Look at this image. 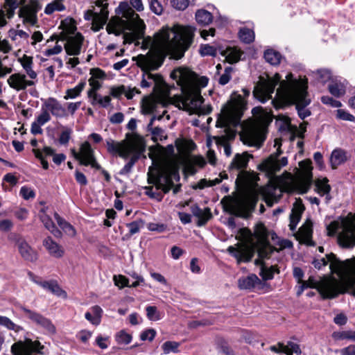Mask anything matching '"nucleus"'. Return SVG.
I'll use <instances>...</instances> for the list:
<instances>
[{"instance_id":"obj_31","label":"nucleus","mask_w":355,"mask_h":355,"mask_svg":"<svg viewBox=\"0 0 355 355\" xmlns=\"http://www.w3.org/2000/svg\"><path fill=\"white\" fill-rule=\"evenodd\" d=\"M242 53L239 49L235 47L227 48L222 52V55L225 57V60L230 64L239 62Z\"/></svg>"},{"instance_id":"obj_1","label":"nucleus","mask_w":355,"mask_h":355,"mask_svg":"<svg viewBox=\"0 0 355 355\" xmlns=\"http://www.w3.org/2000/svg\"><path fill=\"white\" fill-rule=\"evenodd\" d=\"M193 31L190 28L179 27L176 29L163 28L155 35L154 45L157 51H149L146 55L137 56V64L144 71L140 86L147 88L155 83L154 91L158 87V83L163 78L158 74L149 71L157 70L162 64L164 53L171 55L175 59L184 56L185 51L190 47L193 40Z\"/></svg>"},{"instance_id":"obj_57","label":"nucleus","mask_w":355,"mask_h":355,"mask_svg":"<svg viewBox=\"0 0 355 355\" xmlns=\"http://www.w3.org/2000/svg\"><path fill=\"white\" fill-rule=\"evenodd\" d=\"M316 76L320 82L324 83L331 78V73L327 69H320L316 72Z\"/></svg>"},{"instance_id":"obj_63","label":"nucleus","mask_w":355,"mask_h":355,"mask_svg":"<svg viewBox=\"0 0 355 355\" xmlns=\"http://www.w3.org/2000/svg\"><path fill=\"white\" fill-rule=\"evenodd\" d=\"M20 194L25 200L33 198L35 196V192L31 188L22 187L20 189Z\"/></svg>"},{"instance_id":"obj_8","label":"nucleus","mask_w":355,"mask_h":355,"mask_svg":"<svg viewBox=\"0 0 355 355\" xmlns=\"http://www.w3.org/2000/svg\"><path fill=\"white\" fill-rule=\"evenodd\" d=\"M173 175L175 176L176 173L165 169L159 170L155 175H148V183L153 184L157 190L161 189L167 193L174 186Z\"/></svg>"},{"instance_id":"obj_60","label":"nucleus","mask_w":355,"mask_h":355,"mask_svg":"<svg viewBox=\"0 0 355 355\" xmlns=\"http://www.w3.org/2000/svg\"><path fill=\"white\" fill-rule=\"evenodd\" d=\"M156 335V331L153 329H149L143 331L140 334V338L141 340H149L152 341Z\"/></svg>"},{"instance_id":"obj_39","label":"nucleus","mask_w":355,"mask_h":355,"mask_svg":"<svg viewBox=\"0 0 355 355\" xmlns=\"http://www.w3.org/2000/svg\"><path fill=\"white\" fill-rule=\"evenodd\" d=\"M240 40L246 44L252 42L254 40V33L252 30L248 28H242L239 32Z\"/></svg>"},{"instance_id":"obj_27","label":"nucleus","mask_w":355,"mask_h":355,"mask_svg":"<svg viewBox=\"0 0 355 355\" xmlns=\"http://www.w3.org/2000/svg\"><path fill=\"white\" fill-rule=\"evenodd\" d=\"M313 223L310 220H307L305 223L299 229L298 234L303 243L308 245H315L312 241Z\"/></svg>"},{"instance_id":"obj_53","label":"nucleus","mask_w":355,"mask_h":355,"mask_svg":"<svg viewBox=\"0 0 355 355\" xmlns=\"http://www.w3.org/2000/svg\"><path fill=\"white\" fill-rule=\"evenodd\" d=\"M234 69L232 67H227L225 69L224 73L220 76L218 83L221 85H226L232 78V72Z\"/></svg>"},{"instance_id":"obj_11","label":"nucleus","mask_w":355,"mask_h":355,"mask_svg":"<svg viewBox=\"0 0 355 355\" xmlns=\"http://www.w3.org/2000/svg\"><path fill=\"white\" fill-rule=\"evenodd\" d=\"M299 166L300 172L297 184L302 193H306L309 189L313 182L311 162L310 160H304L299 163Z\"/></svg>"},{"instance_id":"obj_5","label":"nucleus","mask_w":355,"mask_h":355,"mask_svg":"<svg viewBox=\"0 0 355 355\" xmlns=\"http://www.w3.org/2000/svg\"><path fill=\"white\" fill-rule=\"evenodd\" d=\"M209 78L206 76H202L197 79V87L188 85L187 88L184 89L182 94L175 95L170 98V103L178 107L189 112L190 114L197 112L204 99L200 94V88L207 85Z\"/></svg>"},{"instance_id":"obj_17","label":"nucleus","mask_w":355,"mask_h":355,"mask_svg":"<svg viewBox=\"0 0 355 355\" xmlns=\"http://www.w3.org/2000/svg\"><path fill=\"white\" fill-rule=\"evenodd\" d=\"M338 241L340 245L345 248L355 246V225L354 224H347L344 227L343 231L338 236Z\"/></svg>"},{"instance_id":"obj_34","label":"nucleus","mask_w":355,"mask_h":355,"mask_svg":"<svg viewBox=\"0 0 355 355\" xmlns=\"http://www.w3.org/2000/svg\"><path fill=\"white\" fill-rule=\"evenodd\" d=\"M196 19L198 24L207 26L212 21L213 17L211 13L207 10H199L196 13Z\"/></svg>"},{"instance_id":"obj_55","label":"nucleus","mask_w":355,"mask_h":355,"mask_svg":"<svg viewBox=\"0 0 355 355\" xmlns=\"http://www.w3.org/2000/svg\"><path fill=\"white\" fill-rule=\"evenodd\" d=\"M200 53L202 56H215L216 55V49L209 44H202L200 48Z\"/></svg>"},{"instance_id":"obj_44","label":"nucleus","mask_w":355,"mask_h":355,"mask_svg":"<svg viewBox=\"0 0 355 355\" xmlns=\"http://www.w3.org/2000/svg\"><path fill=\"white\" fill-rule=\"evenodd\" d=\"M0 325L6 327L9 330H13L19 332L22 330V327L14 323L8 317L0 315Z\"/></svg>"},{"instance_id":"obj_12","label":"nucleus","mask_w":355,"mask_h":355,"mask_svg":"<svg viewBox=\"0 0 355 355\" xmlns=\"http://www.w3.org/2000/svg\"><path fill=\"white\" fill-rule=\"evenodd\" d=\"M235 246H229L227 251L236 259L238 263L250 261L254 255V249L247 243H238Z\"/></svg>"},{"instance_id":"obj_49","label":"nucleus","mask_w":355,"mask_h":355,"mask_svg":"<svg viewBox=\"0 0 355 355\" xmlns=\"http://www.w3.org/2000/svg\"><path fill=\"white\" fill-rule=\"evenodd\" d=\"M145 193L150 198L155 199L157 201H161L164 197L163 191H159L156 188L155 191H154L153 187H146Z\"/></svg>"},{"instance_id":"obj_29","label":"nucleus","mask_w":355,"mask_h":355,"mask_svg":"<svg viewBox=\"0 0 355 355\" xmlns=\"http://www.w3.org/2000/svg\"><path fill=\"white\" fill-rule=\"evenodd\" d=\"M282 196V190L279 188L271 187L268 188L264 193L265 202L268 206L272 207L277 202Z\"/></svg>"},{"instance_id":"obj_30","label":"nucleus","mask_w":355,"mask_h":355,"mask_svg":"<svg viewBox=\"0 0 355 355\" xmlns=\"http://www.w3.org/2000/svg\"><path fill=\"white\" fill-rule=\"evenodd\" d=\"M347 82L343 80H333L329 85V92L336 97H340L345 94L346 90Z\"/></svg>"},{"instance_id":"obj_48","label":"nucleus","mask_w":355,"mask_h":355,"mask_svg":"<svg viewBox=\"0 0 355 355\" xmlns=\"http://www.w3.org/2000/svg\"><path fill=\"white\" fill-rule=\"evenodd\" d=\"M115 338L117 343L128 345L132 340V336L124 330H121L116 334Z\"/></svg>"},{"instance_id":"obj_3","label":"nucleus","mask_w":355,"mask_h":355,"mask_svg":"<svg viewBox=\"0 0 355 355\" xmlns=\"http://www.w3.org/2000/svg\"><path fill=\"white\" fill-rule=\"evenodd\" d=\"M118 9L121 11V17L112 18L107 24V32L116 36L123 33L124 41L127 43H132L142 39L146 28L143 20L139 18L128 3H121Z\"/></svg>"},{"instance_id":"obj_13","label":"nucleus","mask_w":355,"mask_h":355,"mask_svg":"<svg viewBox=\"0 0 355 355\" xmlns=\"http://www.w3.org/2000/svg\"><path fill=\"white\" fill-rule=\"evenodd\" d=\"M241 137L245 144L250 146L259 147L264 140L261 130L255 125L251 126Z\"/></svg>"},{"instance_id":"obj_47","label":"nucleus","mask_w":355,"mask_h":355,"mask_svg":"<svg viewBox=\"0 0 355 355\" xmlns=\"http://www.w3.org/2000/svg\"><path fill=\"white\" fill-rule=\"evenodd\" d=\"M19 17L24 18V22H28L33 25L35 24L37 21L36 14H33L31 12L25 10L22 8L19 11Z\"/></svg>"},{"instance_id":"obj_37","label":"nucleus","mask_w":355,"mask_h":355,"mask_svg":"<svg viewBox=\"0 0 355 355\" xmlns=\"http://www.w3.org/2000/svg\"><path fill=\"white\" fill-rule=\"evenodd\" d=\"M21 66L27 75L31 79H35L37 76V73L33 69V60L31 57H25L21 61Z\"/></svg>"},{"instance_id":"obj_59","label":"nucleus","mask_w":355,"mask_h":355,"mask_svg":"<svg viewBox=\"0 0 355 355\" xmlns=\"http://www.w3.org/2000/svg\"><path fill=\"white\" fill-rule=\"evenodd\" d=\"M336 112L337 117L341 120L355 121V117L352 114H349L348 112L344 110H338Z\"/></svg>"},{"instance_id":"obj_22","label":"nucleus","mask_w":355,"mask_h":355,"mask_svg":"<svg viewBox=\"0 0 355 355\" xmlns=\"http://www.w3.org/2000/svg\"><path fill=\"white\" fill-rule=\"evenodd\" d=\"M277 345L278 347L276 345L270 346V349L273 352L284 353L286 355H293L294 354H299L301 353L300 346L293 342H288L286 345L279 343Z\"/></svg>"},{"instance_id":"obj_56","label":"nucleus","mask_w":355,"mask_h":355,"mask_svg":"<svg viewBox=\"0 0 355 355\" xmlns=\"http://www.w3.org/2000/svg\"><path fill=\"white\" fill-rule=\"evenodd\" d=\"M42 6L37 0L31 1L30 5L24 6L22 8L25 10L31 12L33 14L37 12L41 9Z\"/></svg>"},{"instance_id":"obj_50","label":"nucleus","mask_w":355,"mask_h":355,"mask_svg":"<svg viewBox=\"0 0 355 355\" xmlns=\"http://www.w3.org/2000/svg\"><path fill=\"white\" fill-rule=\"evenodd\" d=\"M179 346L180 344L177 342L166 341L162 345V347L164 354H169L171 352L178 353Z\"/></svg>"},{"instance_id":"obj_16","label":"nucleus","mask_w":355,"mask_h":355,"mask_svg":"<svg viewBox=\"0 0 355 355\" xmlns=\"http://www.w3.org/2000/svg\"><path fill=\"white\" fill-rule=\"evenodd\" d=\"M319 291L323 298H334L341 291L340 286L336 279L325 280L322 282L319 287Z\"/></svg>"},{"instance_id":"obj_14","label":"nucleus","mask_w":355,"mask_h":355,"mask_svg":"<svg viewBox=\"0 0 355 355\" xmlns=\"http://www.w3.org/2000/svg\"><path fill=\"white\" fill-rule=\"evenodd\" d=\"M108 14V11L105 9H102V11L99 12L87 10L85 13V19L88 21L92 20V30L97 32L103 28L107 23Z\"/></svg>"},{"instance_id":"obj_40","label":"nucleus","mask_w":355,"mask_h":355,"mask_svg":"<svg viewBox=\"0 0 355 355\" xmlns=\"http://www.w3.org/2000/svg\"><path fill=\"white\" fill-rule=\"evenodd\" d=\"M63 0H55L47 4L44 12L46 15H51L55 11H62L65 10V6L62 3Z\"/></svg>"},{"instance_id":"obj_25","label":"nucleus","mask_w":355,"mask_h":355,"mask_svg":"<svg viewBox=\"0 0 355 355\" xmlns=\"http://www.w3.org/2000/svg\"><path fill=\"white\" fill-rule=\"evenodd\" d=\"M191 211L193 215L198 218L197 225L199 227L205 225L212 216L210 209L208 207L202 209L198 205H193L191 207Z\"/></svg>"},{"instance_id":"obj_9","label":"nucleus","mask_w":355,"mask_h":355,"mask_svg":"<svg viewBox=\"0 0 355 355\" xmlns=\"http://www.w3.org/2000/svg\"><path fill=\"white\" fill-rule=\"evenodd\" d=\"M44 346L39 341H32L26 339L25 341H18L11 346V353L13 355H33V353H42Z\"/></svg>"},{"instance_id":"obj_42","label":"nucleus","mask_w":355,"mask_h":355,"mask_svg":"<svg viewBox=\"0 0 355 355\" xmlns=\"http://www.w3.org/2000/svg\"><path fill=\"white\" fill-rule=\"evenodd\" d=\"M256 263L261 265L260 275L263 279L268 280L273 278L274 272L275 271L273 266L268 268L263 264L262 261L259 260L256 261Z\"/></svg>"},{"instance_id":"obj_23","label":"nucleus","mask_w":355,"mask_h":355,"mask_svg":"<svg viewBox=\"0 0 355 355\" xmlns=\"http://www.w3.org/2000/svg\"><path fill=\"white\" fill-rule=\"evenodd\" d=\"M277 121H284L285 128L292 132L294 135H297L300 138L304 137V134L306 132V123L304 122L297 128L296 125H293L291 123V120L288 117L284 115H279L277 118Z\"/></svg>"},{"instance_id":"obj_6","label":"nucleus","mask_w":355,"mask_h":355,"mask_svg":"<svg viewBox=\"0 0 355 355\" xmlns=\"http://www.w3.org/2000/svg\"><path fill=\"white\" fill-rule=\"evenodd\" d=\"M281 146L282 139H275L274 147L277 148V152L271 154L259 166V169L266 172L270 179H274L276 173L279 171L283 166L288 164L286 157H283L280 159H278L279 156L282 153Z\"/></svg>"},{"instance_id":"obj_52","label":"nucleus","mask_w":355,"mask_h":355,"mask_svg":"<svg viewBox=\"0 0 355 355\" xmlns=\"http://www.w3.org/2000/svg\"><path fill=\"white\" fill-rule=\"evenodd\" d=\"M51 120L50 113L47 112V110L44 108L43 105H42L41 113L37 117L35 121L40 124L41 125H44L45 123L49 122Z\"/></svg>"},{"instance_id":"obj_36","label":"nucleus","mask_w":355,"mask_h":355,"mask_svg":"<svg viewBox=\"0 0 355 355\" xmlns=\"http://www.w3.org/2000/svg\"><path fill=\"white\" fill-rule=\"evenodd\" d=\"M85 85V82H80L75 87L68 89L65 92L64 98L67 100L69 98H75L79 96L84 89Z\"/></svg>"},{"instance_id":"obj_24","label":"nucleus","mask_w":355,"mask_h":355,"mask_svg":"<svg viewBox=\"0 0 355 355\" xmlns=\"http://www.w3.org/2000/svg\"><path fill=\"white\" fill-rule=\"evenodd\" d=\"M250 157H252V155L246 152L241 154L236 153L229 166V169L230 171H239L245 168Z\"/></svg>"},{"instance_id":"obj_61","label":"nucleus","mask_w":355,"mask_h":355,"mask_svg":"<svg viewBox=\"0 0 355 355\" xmlns=\"http://www.w3.org/2000/svg\"><path fill=\"white\" fill-rule=\"evenodd\" d=\"M125 92V86L120 85L119 87H112L110 88V95L114 98H120Z\"/></svg>"},{"instance_id":"obj_41","label":"nucleus","mask_w":355,"mask_h":355,"mask_svg":"<svg viewBox=\"0 0 355 355\" xmlns=\"http://www.w3.org/2000/svg\"><path fill=\"white\" fill-rule=\"evenodd\" d=\"M275 250V248L271 246L268 242H265L259 248L258 255L261 259H267Z\"/></svg>"},{"instance_id":"obj_35","label":"nucleus","mask_w":355,"mask_h":355,"mask_svg":"<svg viewBox=\"0 0 355 355\" xmlns=\"http://www.w3.org/2000/svg\"><path fill=\"white\" fill-rule=\"evenodd\" d=\"M266 61L272 65H278L282 60V55L273 49H268L264 52Z\"/></svg>"},{"instance_id":"obj_38","label":"nucleus","mask_w":355,"mask_h":355,"mask_svg":"<svg viewBox=\"0 0 355 355\" xmlns=\"http://www.w3.org/2000/svg\"><path fill=\"white\" fill-rule=\"evenodd\" d=\"M334 340H349L355 342V331L347 330L343 331H334L332 334Z\"/></svg>"},{"instance_id":"obj_26","label":"nucleus","mask_w":355,"mask_h":355,"mask_svg":"<svg viewBox=\"0 0 355 355\" xmlns=\"http://www.w3.org/2000/svg\"><path fill=\"white\" fill-rule=\"evenodd\" d=\"M43 245L53 257L60 258L64 255V250L63 248L53 241L51 236L46 237L43 241Z\"/></svg>"},{"instance_id":"obj_54","label":"nucleus","mask_w":355,"mask_h":355,"mask_svg":"<svg viewBox=\"0 0 355 355\" xmlns=\"http://www.w3.org/2000/svg\"><path fill=\"white\" fill-rule=\"evenodd\" d=\"M129 228L130 235L138 233L141 227H144V222L142 220H138L127 224Z\"/></svg>"},{"instance_id":"obj_62","label":"nucleus","mask_w":355,"mask_h":355,"mask_svg":"<svg viewBox=\"0 0 355 355\" xmlns=\"http://www.w3.org/2000/svg\"><path fill=\"white\" fill-rule=\"evenodd\" d=\"M321 101L326 105H330L333 107H340L341 103L338 101L333 99L329 96H324L321 98Z\"/></svg>"},{"instance_id":"obj_10","label":"nucleus","mask_w":355,"mask_h":355,"mask_svg":"<svg viewBox=\"0 0 355 355\" xmlns=\"http://www.w3.org/2000/svg\"><path fill=\"white\" fill-rule=\"evenodd\" d=\"M21 309L25 317L29 319L32 322L43 328L50 334H55V327L49 318H45L40 313L28 309L24 306H21Z\"/></svg>"},{"instance_id":"obj_64","label":"nucleus","mask_w":355,"mask_h":355,"mask_svg":"<svg viewBox=\"0 0 355 355\" xmlns=\"http://www.w3.org/2000/svg\"><path fill=\"white\" fill-rule=\"evenodd\" d=\"M336 352H339L341 355H355V345H350Z\"/></svg>"},{"instance_id":"obj_33","label":"nucleus","mask_w":355,"mask_h":355,"mask_svg":"<svg viewBox=\"0 0 355 355\" xmlns=\"http://www.w3.org/2000/svg\"><path fill=\"white\" fill-rule=\"evenodd\" d=\"M79 153L81 155L80 159H79L80 164H82V162L89 161L94 157V151L88 141H85L81 144Z\"/></svg>"},{"instance_id":"obj_46","label":"nucleus","mask_w":355,"mask_h":355,"mask_svg":"<svg viewBox=\"0 0 355 355\" xmlns=\"http://www.w3.org/2000/svg\"><path fill=\"white\" fill-rule=\"evenodd\" d=\"M38 285L42 286V288L50 291L51 293H55L56 295H60V292H62L60 287L58 284L54 281H44L42 282L38 283Z\"/></svg>"},{"instance_id":"obj_45","label":"nucleus","mask_w":355,"mask_h":355,"mask_svg":"<svg viewBox=\"0 0 355 355\" xmlns=\"http://www.w3.org/2000/svg\"><path fill=\"white\" fill-rule=\"evenodd\" d=\"M315 187L318 193L321 196L329 193L331 190V187L328 184V180L327 178L318 180L315 182Z\"/></svg>"},{"instance_id":"obj_19","label":"nucleus","mask_w":355,"mask_h":355,"mask_svg":"<svg viewBox=\"0 0 355 355\" xmlns=\"http://www.w3.org/2000/svg\"><path fill=\"white\" fill-rule=\"evenodd\" d=\"M48 112L58 118H62L67 115L65 108L54 98H49L42 104Z\"/></svg>"},{"instance_id":"obj_2","label":"nucleus","mask_w":355,"mask_h":355,"mask_svg":"<svg viewBox=\"0 0 355 355\" xmlns=\"http://www.w3.org/2000/svg\"><path fill=\"white\" fill-rule=\"evenodd\" d=\"M281 76L275 73L272 77L260 78L254 87L253 96L261 103L272 99V94L277 85V99L272 100L276 108L286 105H295L300 119H304L311 115V111L306 107L311 103L307 92L306 78H293L291 73L286 75V80H281Z\"/></svg>"},{"instance_id":"obj_58","label":"nucleus","mask_w":355,"mask_h":355,"mask_svg":"<svg viewBox=\"0 0 355 355\" xmlns=\"http://www.w3.org/2000/svg\"><path fill=\"white\" fill-rule=\"evenodd\" d=\"M91 78L95 80H104L106 78V73L100 68H93L90 69Z\"/></svg>"},{"instance_id":"obj_28","label":"nucleus","mask_w":355,"mask_h":355,"mask_svg":"<svg viewBox=\"0 0 355 355\" xmlns=\"http://www.w3.org/2000/svg\"><path fill=\"white\" fill-rule=\"evenodd\" d=\"M261 284V280L256 275L251 274L247 277H241L238 280V285L241 289L252 290L257 285Z\"/></svg>"},{"instance_id":"obj_21","label":"nucleus","mask_w":355,"mask_h":355,"mask_svg":"<svg viewBox=\"0 0 355 355\" xmlns=\"http://www.w3.org/2000/svg\"><path fill=\"white\" fill-rule=\"evenodd\" d=\"M83 37L80 34L69 37L64 45V49L69 55H78L80 53Z\"/></svg>"},{"instance_id":"obj_7","label":"nucleus","mask_w":355,"mask_h":355,"mask_svg":"<svg viewBox=\"0 0 355 355\" xmlns=\"http://www.w3.org/2000/svg\"><path fill=\"white\" fill-rule=\"evenodd\" d=\"M330 263L331 271L337 273L345 272L351 270L355 274V261L347 259L345 261L339 260L334 253L327 254L326 258L314 260L313 264L315 268L320 269Z\"/></svg>"},{"instance_id":"obj_20","label":"nucleus","mask_w":355,"mask_h":355,"mask_svg":"<svg viewBox=\"0 0 355 355\" xmlns=\"http://www.w3.org/2000/svg\"><path fill=\"white\" fill-rule=\"evenodd\" d=\"M250 209V204L248 200L238 198L230 205V211L239 217H246Z\"/></svg>"},{"instance_id":"obj_4","label":"nucleus","mask_w":355,"mask_h":355,"mask_svg":"<svg viewBox=\"0 0 355 355\" xmlns=\"http://www.w3.org/2000/svg\"><path fill=\"white\" fill-rule=\"evenodd\" d=\"M107 151L112 155H118L124 159L130 157L128 162L121 169L119 174H129L141 154L145 150V144L141 137L136 134H126V138L121 141L113 139L106 141Z\"/></svg>"},{"instance_id":"obj_18","label":"nucleus","mask_w":355,"mask_h":355,"mask_svg":"<svg viewBox=\"0 0 355 355\" xmlns=\"http://www.w3.org/2000/svg\"><path fill=\"white\" fill-rule=\"evenodd\" d=\"M16 245L18 248L19 252L24 259L31 262L37 260V252L28 245L24 238L19 236L16 239Z\"/></svg>"},{"instance_id":"obj_51","label":"nucleus","mask_w":355,"mask_h":355,"mask_svg":"<svg viewBox=\"0 0 355 355\" xmlns=\"http://www.w3.org/2000/svg\"><path fill=\"white\" fill-rule=\"evenodd\" d=\"M72 134V130L68 127H63V130L59 137V143L62 145H66L69 143L71 135Z\"/></svg>"},{"instance_id":"obj_43","label":"nucleus","mask_w":355,"mask_h":355,"mask_svg":"<svg viewBox=\"0 0 355 355\" xmlns=\"http://www.w3.org/2000/svg\"><path fill=\"white\" fill-rule=\"evenodd\" d=\"M147 318L151 321H157L162 318L163 314L154 306H148L146 308Z\"/></svg>"},{"instance_id":"obj_15","label":"nucleus","mask_w":355,"mask_h":355,"mask_svg":"<svg viewBox=\"0 0 355 355\" xmlns=\"http://www.w3.org/2000/svg\"><path fill=\"white\" fill-rule=\"evenodd\" d=\"M8 85L16 91L25 90L28 87L35 85L33 80H26L25 74L15 73L12 74L7 80Z\"/></svg>"},{"instance_id":"obj_32","label":"nucleus","mask_w":355,"mask_h":355,"mask_svg":"<svg viewBox=\"0 0 355 355\" xmlns=\"http://www.w3.org/2000/svg\"><path fill=\"white\" fill-rule=\"evenodd\" d=\"M347 160L346 153L342 149H335L333 150L330 157V162L333 168H336L338 166L343 164Z\"/></svg>"}]
</instances>
